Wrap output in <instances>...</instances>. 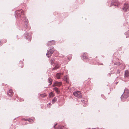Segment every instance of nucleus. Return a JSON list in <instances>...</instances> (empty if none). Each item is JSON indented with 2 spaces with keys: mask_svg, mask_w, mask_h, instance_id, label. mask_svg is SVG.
Here are the masks:
<instances>
[{
  "mask_svg": "<svg viewBox=\"0 0 129 129\" xmlns=\"http://www.w3.org/2000/svg\"><path fill=\"white\" fill-rule=\"evenodd\" d=\"M16 17L20 18L21 17V15H24V14L23 11L22 10H18L15 11Z\"/></svg>",
  "mask_w": 129,
  "mask_h": 129,
  "instance_id": "obj_1",
  "label": "nucleus"
},
{
  "mask_svg": "<svg viewBox=\"0 0 129 129\" xmlns=\"http://www.w3.org/2000/svg\"><path fill=\"white\" fill-rule=\"evenodd\" d=\"M53 47H52L51 49H48L47 51V53H46V55L48 57L51 56L52 54L54 52Z\"/></svg>",
  "mask_w": 129,
  "mask_h": 129,
  "instance_id": "obj_2",
  "label": "nucleus"
},
{
  "mask_svg": "<svg viewBox=\"0 0 129 129\" xmlns=\"http://www.w3.org/2000/svg\"><path fill=\"white\" fill-rule=\"evenodd\" d=\"M73 94L77 98H81L82 97V94L80 91H77L75 92H73Z\"/></svg>",
  "mask_w": 129,
  "mask_h": 129,
  "instance_id": "obj_3",
  "label": "nucleus"
},
{
  "mask_svg": "<svg viewBox=\"0 0 129 129\" xmlns=\"http://www.w3.org/2000/svg\"><path fill=\"white\" fill-rule=\"evenodd\" d=\"M129 9V6L127 4L125 3L124 5V7L122 9L124 11H128Z\"/></svg>",
  "mask_w": 129,
  "mask_h": 129,
  "instance_id": "obj_4",
  "label": "nucleus"
},
{
  "mask_svg": "<svg viewBox=\"0 0 129 129\" xmlns=\"http://www.w3.org/2000/svg\"><path fill=\"white\" fill-rule=\"evenodd\" d=\"M30 36L26 32L25 33V37L26 39H27L29 41H30L31 40Z\"/></svg>",
  "mask_w": 129,
  "mask_h": 129,
  "instance_id": "obj_5",
  "label": "nucleus"
},
{
  "mask_svg": "<svg viewBox=\"0 0 129 129\" xmlns=\"http://www.w3.org/2000/svg\"><path fill=\"white\" fill-rule=\"evenodd\" d=\"M62 84L61 82H58L56 81L55 82L54 84H53L52 85L53 86H60Z\"/></svg>",
  "mask_w": 129,
  "mask_h": 129,
  "instance_id": "obj_6",
  "label": "nucleus"
},
{
  "mask_svg": "<svg viewBox=\"0 0 129 129\" xmlns=\"http://www.w3.org/2000/svg\"><path fill=\"white\" fill-rule=\"evenodd\" d=\"M24 24L25 25L26 27L27 28L28 24V20L26 17H24Z\"/></svg>",
  "mask_w": 129,
  "mask_h": 129,
  "instance_id": "obj_7",
  "label": "nucleus"
},
{
  "mask_svg": "<svg viewBox=\"0 0 129 129\" xmlns=\"http://www.w3.org/2000/svg\"><path fill=\"white\" fill-rule=\"evenodd\" d=\"M7 94L8 95L11 96L13 95V92L11 89H10L8 92Z\"/></svg>",
  "mask_w": 129,
  "mask_h": 129,
  "instance_id": "obj_8",
  "label": "nucleus"
},
{
  "mask_svg": "<svg viewBox=\"0 0 129 129\" xmlns=\"http://www.w3.org/2000/svg\"><path fill=\"white\" fill-rule=\"evenodd\" d=\"M54 42L53 41H49L47 43V44L48 46L50 45H54Z\"/></svg>",
  "mask_w": 129,
  "mask_h": 129,
  "instance_id": "obj_9",
  "label": "nucleus"
},
{
  "mask_svg": "<svg viewBox=\"0 0 129 129\" xmlns=\"http://www.w3.org/2000/svg\"><path fill=\"white\" fill-rule=\"evenodd\" d=\"M129 76V72L128 70L125 71L124 73V77H128Z\"/></svg>",
  "mask_w": 129,
  "mask_h": 129,
  "instance_id": "obj_10",
  "label": "nucleus"
},
{
  "mask_svg": "<svg viewBox=\"0 0 129 129\" xmlns=\"http://www.w3.org/2000/svg\"><path fill=\"white\" fill-rule=\"evenodd\" d=\"M48 82L49 83L50 85H51L52 84V80L51 78L49 77L48 78Z\"/></svg>",
  "mask_w": 129,
  "mask_h": 129,
  "instance_id": "obj_11",
  "label": "nucleus"
},
{
  "mask_svg": "<svg viewBox=\"0 0 129 129\" xmlns=\"http://www.w3.org/2000/svg\"><path fill=\"white\" fill-rule=\"evenodd\" d=\"M62 74V73H57L56 75V77L57 79H59L60 78V75Z\"/></svg>",
  "mask_w": 129,
  "mask_h": 129,
  "instance_id": "obj_12",
  "label": "nucleus"
},
{
  "mask_svg": "<svg viewBox=\"0 0 129 129\" xmlns=\"http://www.w3.org/2000/svg\"><path fill=\"white\" fill-rule=\"evenodd\" d=\"M86 53H84L82 56V57L83 59H86L87 58V57L86 56Z\"/></svg>",
  "mask_w": 129,
  "mask_h": 129,
  "instance_id": "obj_13",
  "label": "nucleus"
},
{
  "mask_svg": "<svg viewBox=\"0 0 129 129\" xmlns=\"http://www.w3.org/2000/svg\"><path fill=\"white\" fill-rule=\"evenodd\" d=\"M57 101V98L56 97H54L53 99L52 100V104L54 103Z\"/></svg>",
  "mask_w": 129,
  "mask_h": 129,
  "instance_id": "obj_14",
  "label": "nucleus"
},
{
  "mask_svg": "<svg viewBox=\"0 0 129 129\" xmlns=\"http://www.w3.org/2000/svg\"><path fill=\"white\" fill-rule=\"evenodd\" d=\"M59 64H56V65H55V67L53 68V70H54L56 69H57L59 67Z\"/></svg>",
  "mask_w": 129,
  "mask_h": 129,
  "instance_id": "obj_15",
  "label": "nucleus"
},
{
  "mask_svg": "<svg viewBox=\"0 0 129 129\" xmlns=\"http://www.w3.org/2000/svg\"><path fill=\"white\" fill-rule=\"evenodd\" d=\"M121 64V63L120 62H115L114 63V65H117L118 66L120 65Z\"/></svg>",
  "mask_w": 129,
  "mask_h": 129,
  "instance_id": "obj_16",
  "label": "nucleus"
},
{
  "mask_svg": "<svg viewBox=\"0 0 129 129\" xmlns=\"http://www.w3.org/2000/svg\"><path fill=\"white\" fill-rule=\"evenodd\" d=\"M35 120V119H29L28 120V121L29 122L31 123H32Z\"/></svg>",
  "mask_w": 129,
  "mask_h": 129,
  "instance_id": "obj_17",
  "label": "nucleus"
},
{
  "mask_svg": "<svg viewBox=\"0 0 129 129\" xmlns=\"http://www.w3.org/2000/svg\"><path fill=\"white\" fill-rule=\"evenodd\" d=\"M54 59L53 58H52L50 60L51 64H52L54 62Z\"/></svg>",
  "mask_w": 129,
  "mask_h": 129,
  "instance_id": "obj_18",
  "label": "nucleus"
},
{
  "mask_svg": "<svg viewBox=\"0 0 129 129\" xmlns=\"http://www.w3.org/2000/svg\"><path fill=\"white\" fill-rule=\"evenodd\" d=\"M65 81L67 83H69V81L68 78V77H67V75L65 76Z\"/></svg>",
  "mask_w": 129,
  "mask_h": 129,
  "instance_id": "obj_19",
  "label": "nucleus"
},
{
  "mask_svg": "<svg viewBox=\"0 0 129 129\" xmlns=\"http://www.w3.org/2000/svg\"><path fill=\"white\" fill-rule=\"evenodd\" d=\"M40 95L41 96L42 98H44L45 96H47V95L45 93H44L43 94H40Z\"/></svg>",
  "mask_w": 129,
  "mask_h": 129,
  "instance_id": "obj_20",
  "label": "nucleus"
},
{
  "mask_svg": "<svg viewBox=\"0 0 129 129\" xmlns=\"http://www.w3.org/2000/svg\"><path fill=\"white\" fill-rule=\"evenodd\" d=\"M54 89L57 92H58V89L56 87H54Z\"/></svg>",
  "mask_w": 129,
  "mask_h": 129,
  "instance_id": "obj_21",
  "label": "nucleus"
},
{
  "mask_svg": "<svg viewBox=\"0 0 129 129\" xmlns=\"http://www.w3.org/2000/svg\"><path fill=\"white\" fill-rule=\"evenodd\" d=\"M120 70H117V71L116 75H117V74H118V75H119V74L120 73Z\"/></svg>",
  "mask_w": 129,
  "mask_h": 129,
  "instance_id": "obj_22",
  "label": "nucleus"
},
{
  "mask_svg": "<svg viewBox=\"0 0 129 129\" xmlns=\"http://www.w3.org/2000/svg\"><path fill=\"white\" fill-rule=\"evenodd\" d=\"M51 105V103H49L47 104L48 106V107L49 108L50 107Z\"/></svg>",
  "mask_w": 129,
  "mask_h": 129,
  "instance_id": "obj_23",
  "label": "nucleus"
},
{
  "mask_svg": "<svg viewBox=\"0 0 129 129\" xmlns=\"http://www.w3.org/2000/svg\"><path fill=\"white\" fill-rule=\"evenodd\" d=\"M53 95V93H52V92H51L50 93L49 95V97H51L52 96V95Z\"/></svg>",
  "mask_w": 129,
  "mask_h": 129,
  "instance_id": "obj_24",
  "label": "nucleus"
},
{
  "mask_svg": "<svg viewBox=\"0 0 129 129\" xmlns=\"http://www.w3.org/2000/svg\"><path fill=\"white\" fill-rule=\"evenodd\" d=\"M113 5H114V6H118V5L117 4V5L115 4H114L113 5H111V6H113Z\"/></svg>",
  "mask_w": 129,
  "mask_h": 129,
  "instance_id": "obj_25",
  "label": "nucleus"
},
{
  "mask_svg": "<svg viewBox=\"0 0 129 129\" xmlns=\"http://www.w3.org/2000/svg\"><path fill=\"white\" fill-rule=\"evenodd\" d=\"M2 45V43L1 42V41H0V46Z\"/></svg>",
  "mask_w": 129,
  "mask_h": 129,
  "instance_id": "obj_26",
  "label": "nucleus"
},
{
  "mask_svg": "<svg viewBox=\"0 0 129 129\" xmlns=\"http://www.w3.org/2000/svg\"><path fill=\"white\" fill-rule=\"evenodd\" d=\"M109 76H110V74H109Z\"/></svg>",
  "mask_w": 129,
  "mask_h": 129,
  "instance_id": "obj_27",
  "label": "nucleus"
},
{
  "mask_svg": "<svg viewBox=\"0 0 129 129\" xmlns=\"http://www.w3.org/2000/svg\"><path fill=\"white\" fill-rule=\"evenodd\" d=\"M92 129H98V128H92Z\"/></svg>",
  "mask_w": 129,
  "mask_h": 129,
  "instance_id": "obj_28",
  "label": "nucleus"
},
{
  "mask_svg": "<svg viewBox=\"0 0 129 129\" xmlns=\"http://www.w3.org/2000/svg\"><path fill=\"white\" fill-rule=\"evenodd\" d=\"M56 125V124L54 126V127H55V125Z\"/></svg>",
  "mask_w": 129,
  "mask_h": 129,
  "instance_id": "obj_29",
  "label": "nucleus"
},
{
  "mask_svg": "<svg viewBox=\"0 0 129 129\" xmlns=\"http://www.w3.org/2000/svg\"><path fill=\"white\" fill-rule=\"evenodd\" d=\"M117 59L118 60H119V59L118 58V59Z\"/></svg>",
  "mask_w": 129,
  "mask_h": 129,
  "instance_id": "obj_30",
  "label": "nucleus"
}]
</instances>
